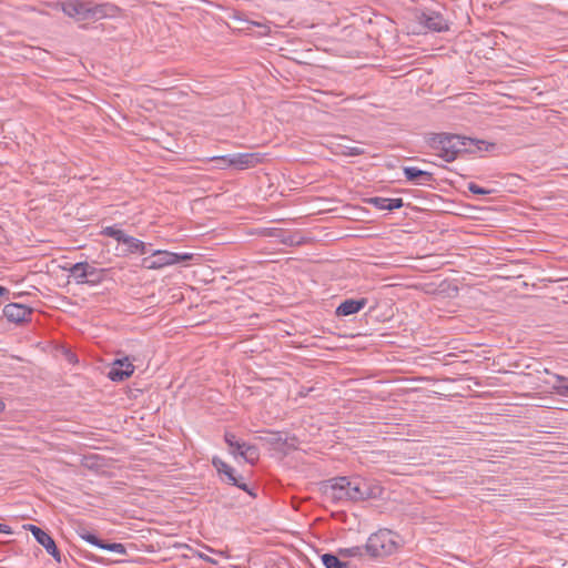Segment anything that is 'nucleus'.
<instances>
[{"instance_id":"obj_1","label":"nucleus","mask_w":568,"mask_h":568,"mask_svg":"<svg viewBox=\"0 0 568 568\" xmlns=\"http://www.w3.org/2000/svg\"><path fill=\"white\" fill-rule=\"evenodd\" d=\"M331 489L334 499L351 501H363L377 498L383 491V488L377 483L362 477L334 478Z\"/></svg>"},{"instance_id":"obj_2","label":"nucleus","mask_w":568,"mask_h":568,"mask_svg":"<svg viewBox=\"0 0 568 568\" xmlns=\"http://www.w3.org/2000/svg\"><path fill=\"white\" fill-rule=\"evenodd\" d=\"M427 144L434 154L446 162H453L460 153L471 151L473 145L484 144V141L450 133H434L427 139Z\"/></svg>"},{"instance_id":"obj_3","label":"nucleus","mask_w":568,"mask_h":568,"mask_svg":"<svg viewBox=\"0 0 568 568\" xmlns=\"http://www.w3.org/2000/svg\"><path fill=\"white\" fill-rule=\"evenodd\" d=\"M68 17L77 22L97 21L110 16L112 8L105 3L98 2H54Z\"/></svg>"},{"instance_id":"obj_4","label":"nucleus","mask_w":568,"mask_h":568,"mask_svg":"<svg viewBox=\"0 0 568 568\" xmlns=\"http://www.w3.org/2000/svg\"><path fill=\"white\" fill-rule=\"evenodd\" d=\"M398 548V535L389 529H379L372 534L366 544L365 550L371 558L386 557Z\"/></svg>"},{"instance_id":"obj_5","label":"nucleus","mask_w":568,"mask_h":568,"mask_svg":"<svg viewBox=\"0 0 568 568\" xmlns=\"http://www.w3.org/2000/svg\"><path fill=\"white\" fill-rule=\"evenodd\" d=\"M68 272L77 284L97 286L104 281L106 270L97 268L88 262H78L71 265Z\"/></svg>"},{"instance_id":"obj_6","label":"nucleus","mask_w":568,"mask_h":568,"mask_svg":"<svg viewBox=\"0 0 568 568\" xmlns=\"http://www.w3.org/2000/svg\"><path fill=\"white\" fill-rule=\"evenodd\" d=\"M191 253H172L169 251H154L150 256L142 260V266L148 270H160L169 265L192 260Z\"/></svg>"},{"instance_id":"obj_7","label":"nucleus","mask_w":568,"mask_h":568,"mask_svg":"<svg viewBox=\"0 0 568 568\" xmlns=\"http://www.w3.org/2000/svg\"><path fill=\"white\" fill-rule=\"evenodd\" d=\"M224 440L230 453L235 457L243 458L246 463L254 465L260 457L258 448L255 445L237 439L233 433H225Z\"/></svg>"},{"instance_id":"obj_8","label":"nucleus","mask_w":568,"mask_h":568,"mask_svg":"<svg viewBox=\"0 0 568 568\" xmlns=\"http://www.w3.org/2000/svg\"><path fill=\"white\" fill-rule=\"evenodd\" d=\"M261 234L268 237H274L278 243L286 246H300L305 243V239L300 232H292L273 227L264 229Z\"/></svg>"},{"instance_id":"obj_9","label":"nucleus","mask_w":568,"mask_h":568,"mask_svg":"<svg viewBox=\"0 0 568 568\" xmlns=\"http://www.w3.org/2000/svg\"><path fill=\"white\" fill-rule=\"evenodd\" d=\"M212 464L220 475L225 476L224 480L227 484L236 486L240 489L246 491L250 496L255 497V494L248 488V486L245 483L240 481V478L235 475V470L233 467H231L230 465H227L225 462L217 457H214L212 459Z\"/></svg>"},{"instance_id":"obj_10","label":"nucleus","mask_w":568,"mask_h":568,"mask_svg":"<svg viewBox=\"0 0 568 568\" xmlns=\"http://www.w3.org/2000/svg\"><path fill=\"white\" fill-rule=\"evenodd\" d=\"M6 318L16 324L29 322L32 315V308L20 303H9L3 307Z\"/></svg>"},{"instance_id":"obj_11","label":"nucleus","mask_w":568,"mask_h":568,"mask_svg":"<svg viewBox=\"0 0 568 568\" xmlns=\"http://www.w3.org/2000/svg\"><path fill=\"white\" fill-rule=\"evenodd\" d=\"M28 529L32 532L36 540L47 550V552L60 562L61 552L59 551L53 538L38 526L29 525Z\"/></svg>"},{"instance_id":"obj_12","label":"nucleus","mask_w":568,"mask_h":568,"mask_svg":"<svg viewBox=\"0 0 568 568\" xmlns=\"http://www.w3.org/2000/svg\"><path fill=\"white\" fill-rule=\"evenodd\" d=\"M134 372V366L128 357L115 359L109 372L108 377L113 382H123Z\"/></svg>"},{"instance_id":"obj_13","label":"nucleus","mask_w":568,"mask_h":568,"mask_svg":"<svg viewBox=\"0 0 568 568\" xmlns=\"http://www.w3.org/2000/svg\"><path fill=\"white\" fill-rule=\"evenodd\" d=\"M262 160L263 156L260 153H234L231 154L229 163L233 169L245 170L256 166Z\"/></svg>"},{"instance_id":"obj_14","label":"nucleus","mask_w":568,"mask_h":568,"mask_svg":"<svg viewBox=\"0 0 568 568\" xmlns=\"http://www.w3.org/2000/svg\"><path fill=\"white\" fill-rule=\"evenodd\" d=\"M404 176L416 185H429L435 181L432 172L420 170L416 166H404Z\"/></svg>"},{"instance_id":"obj_15","label":"nucleus","mask_w":568,"mask_h":568,"mask_svg":"<svg viewBox=\"0 0 568 568\" xmlns=\"http://www.w3.org/2000/svg\"><path fill=\"white\" fill-rule=\"evenodd\" d=\"M420 23L432 31L440 32L448 29L447 21L438 12L425 13L418 17Z\"/></svg>"},{"instance_id":"obj_16","label":"nucleus","mask_w":568,"mask_h":568,"mask_svg":"<svg viewBox=\"0 0 568 568\" xmlns=\"http://www.w3.org/2000/svg\"><path fill=\"white\" fill-rule=\"evenodd\" d=\"M367 304V298L362 297L358 300H345L342 302L336 308V315L338 316H349L358 313L362 308H364Z\"/></svg>"},{"instance_id":"obj_17","label":"nucleus","mask_w":568,"mask_h":568,"mask_svg":"<svg viewBox=\"0 0 568 568\" xmlns=\"http://www.w3.org/2000/svg\"><path fill=\"white\" fill-rule=\"evenodd\" d=\"M366 203L373 205L377 210L394 211L404 206V201L400 197L387 199L382 196H374L366 200Z\"/></svg>"},{"instance_id":"obj_18","label":"nucleus","mask_w":568,"mask_h":568,"mask_svg":"<svg viewBox=\"0 0 568 568\" xmlns=\"http://www.w3.org/2000/svg\"><path fill=\"white\" fill-rule=\"evenodd\" d=\"M123 244L126 246V248H125L126 254H135V253L145 254L148 252V245L144 242H142L141 240L135 239L131 235H128V237L124 239Z\"/></svg>"},{"instance_id":"obj_19","label":"nucleus","mask_w":568,"mask_h":568,"mask_svg":"<svg viewBox=\"0 0 568 568\" xmlns=\"http://www.w3.org/2000/svg\"><path fill=\"white\" fill-rule=\"evenodd\" d=\"M339 557L343 558H363L366 554L365 546H354L348 548H339L337 551Z\"/></svg>"},{"instance_id":"obj_20","label":"nucleus","mask_w":568,"mask_h":568,"mask_svg":"<svg viewBox=\"0 0 568 568\" xmlns=\"http://www.w3.org/2000/svg\"><path fill=\"white\" fill-rule=\"evenodd\" d=\"M554 377L557 381V384L552 386L554 393L562 397H568V377L559 374H554Z\"/></svg>"},{"instance_id":"obj_21","label":"nucleus","mask_w":568,"mask_h":568,"mask_svg":"<svg viewBox=\"0 0 568 568\" xmlns=\"http://www.w3.org/2000/svg\"><path fill=\"white\" fill-rule=\"evenodd\" d=\"M322 562L326 568H348V564L339 560V558L332 554H324Z\"/></svg>"},{"instance_id":"obj_22","label":"nucleus","mask_w":568,"mask_h":568,"mask_svg":"<svg viewBox=\"0 0 568 568\" xmlns=\"http://www.w3.org/2000/svg\"><path fill=\"white\" fill-rule=\"evenodd\" d=\"M101 234L112 237L119 243H124V239L128 237V234H125L122 230L118 229L115 225L103 227Z\"/></svg>"},{"instance_id":"obj_23","label":"nucleus","mask_w":568,"mask_h":568,"mask_svg":"<svg viewBox=\"0 0 568 568\" xmlns=\"http://www.w3.org/2000/svg\"><path fill=\"white\" fill-rule=\"evenodd\" d=\"M99 548L109 550L119 555H125L126 549L125 546L120 542H106L101 539V542L99 545Z\"/></svg>"},{"instance_id":"obj_24","label":"nucleus","mask_w":568,"mask_h":568,"mask_svg":"<svg viewBox=\"0 0 568 568\" xmlns=\"http://www.w3.org/2000/svg\"><path fill=\"white\" fill-rule=\"evenodd\" d=\"M230 160H231V154L213 156L211 159V161L216 163V168L220 170H225V169L232 168V164L229 163Z\"/></svg>"},{"instance_id":"obj_25","label":"nucleus","mask_w":568,"mask_h":568,"mask_svg":"<svg viewBox=\"0 0 568 568\" xmlns=\"http://www.w3.org/2000/svg\"><path fill=\"white\" fill-rule=\"evenodd\" d=\"M79 536L87 542H89L93 546H97V547H99V545L101 542L100 538H98L94 534L87 531V530L79 532Z\"/></svg>"},{"instance_id":"obj_26","label":"nucleus","mask_w":568,"mask_h":568,"mask_svg":"<svg viewBox=\"0 0 568 568\" xmlns=\"http://www.w3.org/2000/svg\"><path fill=\"white\" fill-rule=\"evenodd\" d=\"M467 189L469 192L477 195H487L493 192L491 190L484 189L474 182L468 183Z\"/></svg>"},{"instance_id":"obj_27","label":"nucleus","mask_w":568,"mask_h":568,"mask_svg":"<svg viewBox=\"0 0 568 568\" xmlns=\"http://www.w3.org/2000/svg\"><path fill=\"white\" fill-rule=\"evenodd\" d=\"M346 155L349 156H357L364 154V150L357 146L347 148V151L345 152Z\"/></svg>"},{"instance_id":"obj_28","label":"nucleus","mask_w":568,"mask_h":568,"mask_svg":"<svg viewBox=\"0 0 568 568\" xmlns=\"http://www.w3.org/2000/svg\"><path fill=\"white\" fill-rule=\"evenodd\" d=\"M0 532L9 535V534H12V529L8 525L0 524Z\"/></svg>"},{"instance_id":"obj_29","label":"nucleus","mask_w":568,"mask_h":568,"mask_svg":"<svg viewBox=\"0 0 568 568\" xmlns=\"http://www.w3.org/2000/svg\"><path fill=\"white\" fill-rule=\"evenodd\" d=\"M197 556H199L201 559L205 560V561L214 562V561H213L209 556H206V555H205V554H203V552H199V554H197Z\"/></svg>"},{"instance_id":"obj_30","label":"nucleus","mask_w":568,"mask_h":568,"mask_svg":"<svg viewBox=\"0 0 568 568\" xmlns=\"http://www.w3.org/2000/svg\"><path fill=\"white\" fill-rule=\"evenodd\" d=\"M9 293V290L4 286L0 285V296H3Z\"/></svg>"},{"instance_id":"obj_31","label":"nucleus","mask_w":568,"mask_h":568,"mask_svg":"<svg viewBox=\"0 0 568 568\" xmlns=\"http://www.w3.org/2000/svg\"><path fill=\"white\" fill-rule=\"evenodd\" d=\"M6 404L2 399H0V414L4 410Z\"/></svg>"}]
</instances>
